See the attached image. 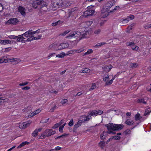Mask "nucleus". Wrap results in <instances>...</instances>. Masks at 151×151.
<instances>
[{
    "label": "nucleus",
    "mask_w": 151,
    "mask_h": 151,
    "mask_svg": "<svg viewBox=\"0 0 151 151\" xmlns=\"http://www.w3.org/2000/svg\"><path fill=\"white\" fill-rule=\"evenodd\" d=\"M83 122V120H79L77 123L74 125L73 129V131L74 132H76L77 129L79 127L81 126V125L82 123Z\"/></svg>",
    "instance_id": "nucleus-7"
},
{
    "label": "nucleus",
    "mask_w": 151,
    "mask_h": 151,
    "mask_svg": "<svg viewBox=\"0 0 151 151\" xmlns=\"http://www.w3.org/2000/svg\"><path fill=\"white\" fill-rule=\"evenodd\" d=\"M73 125V119L71 120L68 123V125L70 127H71Z\"/></svg>",
    "instance_id": "nucleus-45"
},
{
    "label": "nucleus",
    "mask_w": 151,
    "mask_h": 151,
    "mask_svg": "<svg viewBox=\"0 0 151 151\" xmlns=\"http://www.w3.org/2000/svg\"><path fill=\"white\" fill-rule=\"evenodd\" d=\"M86 23L87 25L89 26L91 25L93 23V22L92 21H87L86 22Z\"/></svg>",
    "instance_id": "nucleus-53"
},
{
    "label": "nucleus",
    "mask_w": 151,
    "mask_h": 151,
    "mask_svg": "<svg viewBox=\"0 0 151 151\" xmlns=\"http://www.w3.org/2000/svg\"><path fill=\"white\" fill-rule=\"evenodd\" d=\"M115 127V131H119L122 129L124 127V126L123 124H115L114 125Z\"/></svg>",
    "instance_id": "nucleus-10"
},
{
    "label": "nucleus",
    "mask_w": 151,
    "mask_h": 151,
    "mask_svg": "<svg viewBox=\"0 0 151 151\" xmlns=\"http://www.w3.org/2000/svg\"><path fill=\"white\" fill-rule=\"evenodd\" d=\"M69 31H65L63 33H61L60 35H62L64 36L66 34H68L69 32Z\"/></svg>",
    "instance_id": "nucleus-61"
},
{
    "label": "nucleus",
    "mask_w": 151,
    "mask_h": 151,
    "mask_svg": "<svg viewBox=\"0 0 151 151\" xmlns=\"http://www.w3.org/2000/svg\"><path fill=\"white\" fill-rule=\"evenodd\" d=\"M40 7L41 8L42 7H46L47 6V5L46 4V3L45 2L43 1L42 0H40Z\"/></svg>",
    "instance_id": "nucleus-22"
},
{
    "label": "nucleus",
    "mask_w": 151,
    "mask_h": 151,
    "mask_svg": "<svg viewBox=\"0 0 151 151\" xmlns=\"http://www.w3.org/2000/svg\"><path fill=\"white\" fill-rule=\"evenodd\" d=\"M135 44L134 42H128L127 43V46H130L131 47L134 46Z\"/></svg>",
    "instance_id": "nucleus-36"
},
{
    "label": "nucleus",
    "mask_w": 151,
    "mask_h": 151,
    "mask_svg": "<svg viewBox=\"0 0 151 151\" xmlns=\"http://www.w3.org/2000/svg\"><path fill=\"white\" fill-rule=\"evenodd\" d=\"M93 52V50L92 49L88 50L87 51L84 53V55H88L92 53Z\"/></svg>",
    "instance_id": "nucleus-38"
},
{
    "label": "nucleus",
    "mask_w": 151,
    "mask_h": 151,
    "mask_svg": "<svg viewBox=\"0 0 151 151\" xmlns=\"http://www.w3.org/2000/svg\"><path fill=\"white\" fill-rule=\"evenodd\" d=\"M56 106L55 105L53 107H52L51 109L49 111L50 112H52L54 111V110L56 109Z\"/></svg>",
    "instance_id": "nucleus-49"
},
{
    "label": "nucleus",
    "mask_w": 151,
    "mask_h": 151,
    "mask_svg": "<svg viewBox=\"0 0 151 151\" xmlns=\"http://www.w3.org/2000/svg\"><path fill=\"white\" fill-rule=\"evenodd\" d=\"M87 12L88 15H92L94 13L95 11L92 9H89L87 11Z\"/></svg>",
    "instance_id": "nucleus-29"
},
{
    "label": "nucleus",
    "mask_w": 151,
    "mask_h": 151,
    "mask_svg": "<svg viewBox=\"0 0 151 151\" xmlns=\"http://www.w3.org/2000/svg\"><path fill=\"white\" fill-rule=\"evenodd\" d=\"M109 10L106 9L105 7L103 8L101 10V12L102 13H104L106 12H108Z\"/></svg>",
    "instance_id": "nucleus-54"
},
{
    "label": "nucleus",
    "mask_w": 151,
    "mask_h": 151,
    "mask_svg": "<svg viewBox=\"0 0 151 151\" xmlns=\"http://www.w3.org/2000/svg\"><path fill=\"white\" fill-rule=\"evenodd\" d=\"M97 111L96 110H92L88 112V114L92 116H97Z\"/></svg>",
    "instance_id": "nucleus-15"
},
{
    "label": "nucleus",
    "mask_w": 151,
    "mask_h": 151,
    "mask_svg": "<svg viewBox=\"0 0 151 151\" xmlns=\"http://www.w3.org/2000/svg\"><path fill=\"white\" fill-rule=\"evenodd\" d=\"M8 37L10 39H17V38L18 37V36H16L14 35H11L9 36Z\"/></svg>",
    "instance_id": "nucleus-31"
},
{
    "label": "nucleus",
    "mask_w": 151,
    "mask_h": 151,
    "mask_svg": "<svg viewBox=\"0 0 151 151\" xmlns=\"http://www.w3.org/2000/svg\"><path fill=\"white\" fill-rule=\"evenodd\" d=\"M11 49H12L11 47H9L6 48L5 49V50H4V52H9L11 50Z\"/></svg>",
    "instance_id": "nucleus-50"
},
{
    "label": "nucleus",
    "mask_w": 151,
    "mask_h": 151,
    "mask_svg": "<svg viewBox=\"0 0 151 151\" xmlns=\"http://www.w3.org/2000/svg\"><path fill=\"white\" fill-rule=\"evenodd\" d=\"M114 124L112 123H109L107 124H106L105 126L107 127L108 130L109 131H115V127L114 125Z\"/></svg>",
    "instance_id": "nucleus-5"
},
{
    "label": "nucleus",
    "mask_w": 151,
    "mask_h": 151,
    "mask_svg": "<svg viewBox=\"0 0 151 151\" xmlns=\"http://www.w3.org/2000/svg\"><path fill=\"white\" fill-rule=\"evenodd\" d=\"M89 32L87 31H84L83 32H80L78 31L74 32L72 34L70 33L69 35L66 37V38L76 37H80V40H81L84 38H86V35L88 34Z\"/></svg>",
    "instance_id": "nucleus-2"
},
{
    "label": "nucleus",
    "mask_w": 151,
    "mask_h": 151,
    "mask_svg": "<svg viewBox=\"0 0 151 151\" xmlns=\"http://www.w3.org/2000/svg\"><path fill=\"white\" fill-rule=\"evenodd\" d=\"M34 2V4H36L37 7L38 6H40V3H41L40 0H37L35 1Z\"/></svg>",
    "instance_id": "nucleus-42"
},
{
    "label": "nucleus",
    "mask_w": 151,
    "mask_h": 151,
    "mask_svg": "<svg viewBox=\"0 0 151 151\" xmlns=\"http://www.w3.org/2000/svg\"><path fill=\"white\" fill-rule=\"evenodd\" d=\"M60 126L58 123H56L52 127V128L55 129L58 128Z\"/></svg>",
    "instance_id": "nucleus-44"
},
{
    "label": "nucleus",
    "mask_w": 151,
    "mask_h": 151,
    "mask_svg": "<svg viewBox=\"0 0 151 151\" xmlns=\"http://www.w3.org/2000/svg\"><path fill=\"white\" fill-rule=\"evenodd\" d=\"M34 37L33 36H31L29 38H28L26 40H23V41H24V42H29L33 40V39H34Z\"/></svg>",
    "instance_id": "nucleus-32"
},
{
    "label": "nucleus",
    "mask_w": 151,
    "mask_h": 151,
    "mask_svg": "<svg viewBox=\"0 0 151 151\" xmlns=\"http://www.w3.org/2000/svg\"><path fill=\"white\" fill-rule=\"evenodd\" d=\"M23 36H24V35H18V37L17 38V40L16 41L17 42H19L23 41L24 42V41H23V40L25 39V38L23 37Z\"/></svg>",
    "instance_id": "nucleus-23"
},
{
    "label": "nucleus",
    "mask_w": 151,
    "mask_h": 151,
    "mask_svg": "<svg viewBox=\"0 0 151 151\" xmlns=\"http://www.w3.org/2000/svg\"><path fill=\"white\" fill-rule=\"evenodd\" d=\"M133 26V24H131L128 27L127 29H128L129 31L132 29V27Z\"/></svg>",
    "instance_id": "nucleus-62"
},
{
    "label": "nucleus",
    "mask_w": 151,
    "mask_h": 151,
    "mask_svg": "<svg viewBox=\"0 0 151 151\" xmlns=\"http://www.w3.org/2000/svg\"><path fill=\"white\" fill-rule=\"evenodd\" d=\"M127 18H128V19L129 20V19H130L132 20L134 19V16L133 15H131L127 17Z\"/></svg>",
    "instance_id": "nucleus-47"
},
{
    "label": "nucleus",
    "mask_w": 151,
    "mask_h": 151,
    "mask_svg": "<svg viewBox=\"0 0 151 151\" xmlns=\"http://www.w3.org/2000/svg\"><path fill=\"white\" fill-rule=\"evenodd\" d=\"M51 6L52 7V9L55 10L56 9L61 7L63 8L67 7L68 5L65 3L63 2L62 0H52L51 2Z\"/></svg>",
    "instance_id": "nucleus-1"
},
{
    "label": "nucleus",
    "mask_w": 151,
    "mask_h": 151,
    "mask_svg": "<svg viewBox=\"0 0 151 151\" xmlns=\"http://www.w3.org/2000/svg\"><path fill=\"white\" fill-rule=\"evenodd\" d=\"M30 143L29 142L27 141H25L22 143L20 145L17 147V148H20L24 146L25 145H29Z\"/></svg>",
    "instance_id": "nucleus-20"
},
{
    "label": "nucleus",
    "mask_w": 151,
    "mask_h": 151,
    "mask_svg": "<svg viewBox=\"0 0 151 151\" xmlns=\"http://www.w3.org/2000/svg\"><path fill=\"white\" fill-rule=\"evenodd\" d=\"M112 138H113V139H114L119 140L121 139V137L120 136H118L117 135H116L113 136L112 137Z\"/></svg>",
    "instance_id": "nucleus-40"
},
{
    "label": "nucleus",
    "mask_w": 151,
    "mask_h": 151,
    "mask_svg": "<svg viewBox=\"0 0 151 151\" xmlns=\"http://www.w3.org/2000/svg\"><path fill=\"white\" fill-rule=\"evenodd\" d=\"M133 46L131 47V48L133 50H137L138 49L139 47L138 46H136L134 47Z\"/></svg>",
    "instance_id": "nucleus-51"
},
{
    "label": "nucleus",
    "mask_w": 151,
    "mask_h": 151,
    "mask_svg": "<svg viewBox=\"0 0 151 151\" xmlns=\"http://www.w3.org/2000/svg\"><path fill=\"white\" fill-rule=\"evenodd\" d=\"M31 123V122L30 121H28L27 122H24L23 124H22V129H24L29 126L30 124Z\"/></svg>",
    "instance_id": "nucleus-16"
},
{
    "label": "nucleus",
    "mask_w": 151,
    "mask_h": 151,
    "mask_svg": "<svg viewBox=\"0 0 151 151\" xmlns=\"http://www.w3.org/2000/svg\"><path fill=\"white\" fill-rule=\"evenodd\" d=\"M19 12H20V14L23 16L26 15V14L25 12V8L21 6H19L18 9Z\"/></svg>",
    "instance_id": "nucleus-8"
},
{
    "label": "nucleus",
    "mask_w": 151,
    "mask_h": 151,
    "mask_svg": "<svg viewBox=\"0 0 151 151\" xmlns=\"http://www.w3.org/2000/svg\"><path fill=\"white\" fill-rule=\"evenodd\" d=\"M103 113V111L101 110H98V111H97V115H101Z\"/></svg>",
    "instance_id": "nucleus-56"
},
{
    "label": "nucleus",
    "mask_w": 151,
    "mask_h": 151,
    "mask_svg": "<svg viewBox=\"0 0 151 151\" xmlns=\"http://www.w3.org/2000/svg\"><path fill=\"white\" fill-rule=\"evenodd\" d=\"M14 42V41H11L9 40H0V43L2 45H5L6 44H11L13 43Z\"/></svg>",
    "instance_id": "nucleus-9"
},
{
    "label": "nucleus",
    "mask_w": 151,
    "mask_h": 151,
    "mask_svg": "<svg viewBox=\"0 0 151 151\" xmlns=\"http://www.w3.org/2000/svg\"><path fill=\"white\" fill-rule=\"evenodd\" d=\"M137 102L138 103H142L144 104H146L147 103L145 101L144 98L139 99L137 100Z\"/></svg>",
    "instance_id": "nucleus-25"
},
{
    "label": "nucleus",
    "mask_w": 151,
    "mask_h": 151,
    "mask_svg": "<svg viewBox=\"0 0 151 151\" xmlns=\"http://www.w3.org/2000/svg\"><path fill=\"white\" fill-rule=\"evenodd\" d=\"M138 66L137 63H131L130 64V67L132 68H135Z\"/></svg>",
    "instance_id": "nucleus-19"
},
{
    "label": "nucleus",
    "mask_w": 151,
    "mask_h": 151,
    "mask_svg": "<svg viewBox=\"0 0 151 151\" xmlns=\"http://www.w3.org/2000/svg\"><path fill=\"white\" fill-rule=\"evenodd\" d=\"M7 100H8V99L7 98L4 99L3 97H0V106L1 105V103L4 102H5Z\"/></svg>",
    "instance_id": "nucleus-35"
},
{
    "label": "nucleus",
    "mask_w": 151,
    "mask_h": 151,
    "mask_svg": "<svg viewBox=\"0 0 151 151\" xmlns=\"http://www.w3.org/2000/svg\"><path fill=\"white\" fill-rule=\"evenodd\" d=\"M105 43L104 42H101L100 43H98L96 44L95 46L94 47H99L102 46L103 45H105Z\"/></svg>",
    "instance_id": "nucleus-30"
},
{
    "label": "nucleus",
    "mask_w": 151,
    "mask_h": 151,
    "mask_svg": "<svg viewBox=\"0 0 151 151\" xmlns=\"http://www.w3.org/2000/svg\"><path fill=\"white\" fill-rule=\"evenodd\" d=\"M74 14V13H73L70 10L68 13V17H70L71 16H72Z\"/></svg>",
    "instance_id": "nucleus-52"
},
{
    "label": "nucleus",
    "mask_w": 151,
    "mask_h": 151,
    "mask_svg": "<svg viewBox=\"0 0 151 151\" xmlns=\"http://www.w3.org/2000/svg\"><path fill=\"white\" fill-rule=\"evenodd\" d=\"M116 76V75L114 77H113L109 81L107 80L109 79V76L108 75H107L105 76V75L103 77V78L104 81L106 83L105 86H109L111 85L113 83V80L115 78V77Z\"/></svg>",
    "instance_id": "nucleus-3"
},
{
    "label": "nucleus",
    "mask_w": 151,
    "mask_h": 151,
    "mask_svg": "<svg viewBox=\"0 0 151 151\" xmlns=\"http://www.w3.org/2000/svg\"><path fill=\"white\" fill-rule=\"evenodd\" d=\"M65 123H64L63 125H62V126H61L59 127V131L62 133L63 132V128L64 126L65 125Z\"/></svg>",
    "instance_id": "nucleus-34"
},
{
    "label": "nucleus",
    "mask_w": 151,
    "mask_h": 151,
    "mask_svg": "<svg viewBox=\"0 0 151 151\" xmlns=\"http://www.w3.org/2000/svg\"><path fill=\"white\" fill-rule=\"evenodd\" d=\"M32 34L31 32H30V30H29L23 34L21 35H24V37H29V36Z\"/></svg>",
    "instance_id": "nucleus-21"
},
{
    "label": "nucleus",
    "mask_w": 151,
    "mask_h": 151,
    "mask_svg": "<svg viewBox=\"0 0 151 151\" xmlns=\"http://www.w3.org/2000/svg\"><path fill=\"white\" fill-rule=\"evenodd\" d=\"M96 87V84L94 83H93L92 84V85L91 86V88L89 89V91H90L92 90L94 88H95Z\"/></svg>",
    "instance_id": "nucleus-39"
},
{
    "label": "nucleus",
    "mask_w": 151,
    "mask_h": 151,
    "mask_svg": "<svg viewBox=\"0 0 151 151\" xmlns=\"http://www.w3.org/2000/svg\"><path fill=\"white\" fill-rule=\"evenodd\" d=\"M14 58H12V59H10L9 58L7 59H6L4 58V63H6L7 62H8L10 60H14Z\"/></svg>",
    "instance_id": "nucleus-33"
},
{
    "label": "nucleus",
    "mask_w": 151,
    "mask_h": 151,
    "mask_svg": "<svg viewBox=\"0 0 151 151\" xmlns=\"http://www.w3.org/2000/svg\"><path fill=\"white\" fill-rule=\"evenodd\" d=\"M112 6V5H111V3L108 2L105 4V8L107 10H109V9H110Z\"/></svg>",
    "instance_id": "nucleus-28"
},
{
    "label": "nucleus",
    "mask_w": 151,
    "mask_h": 151,
    "mask_svg": "<svg viewBox=\"0 0 151 151\" xmlns=\"http://www.w3.org/2000/svg\"><path fill=\"white\" fill-rule=\"evenodd\" d=\"M44 133L47 137H48L55 134L56 133V131L55 130L53 131L52 129H47L45 131Z\"/></svg>",
    "instance_id": "nucleus-6"
},
{
    "label": "nucleus",
    "mask_w": 151,
    "mask_h": 151,
    "mask_svg": "<svg viewBox=\"0 0 151 151\" xmlns=\"http://www.w3.org/2000/svg\"><path fill=\"white\" fill-rule=\"evenodd\" d=\"M47 137L46 135L44 133L42 134L40 136L39 138V139H45L46 137Z\"/></svg>",
    "instance_id": "nucleus-41"
},
{
    "label": "nucleus",
    "mask_w": 151,
    "mask_h": 151,
    "mask_svg": "<svg viewBox=\"0 0 151 151\" xmlns=\"http://www.w3.org/2000/svg\"><path fill=\"white\" fill-rule=\"evenodd\" d=\"M28 83V82H26L24 83H20L19 84V85L21 86H24L26 85H27Z\"/></svg>",
    "instance_id": "nucleus-48"
},
{
    "label": "nucleus",
    "mask_w": 151,
    "mask_h": 151,
    "mask_svg": "<svg viewBox=\"0 0 151 151\" xmlns=\"http://www.w3.org/2000/svg\"><path fill=\"white\" fill-rule=\"evenodd\" d=\"M144 27L145 29H147L149 28H151V24H148L145 25L144 26Z\"/></svg>",
    "instance_id": "nucleus-46"
},
{
    "label": "nucleus",
    "mask_w": 151,
    "mask_h": 151,
    "mask_svg": "<svg viewBox=\"0 0 151 151\" xmlns=\"http://www.w3.org/2000/svg\"><path fill=\"white\" fill-rule=\"evenodd\" d=\"M129 21V20L128 19V18L127 17L125 19L121 18L120 19V21L121 22H124L125 21L126 23H127Z\"/></svg>",
    "instance_id": "nucleus-37"
},
{
    "label": "nucleus",
    "mask_w": 151,
    "mask_h": 151,
    "mask_svg": "<svg viewBox=\"0 0 151 151\" xmlns=\"http://www.w3.org/2000/svg\"><path fill=\"white\" fill-rule=\"evenodd\" d=\"M117 7L119 8V6H116L114 9H113L112 10L110 11L109 12L110 13H112L114 12V11L116 10L117 8Z\"/></svg>",
    "instance_id": "nucleus-57"
},
{
    "label": "nucleus",
    "mask_w": 151,
    "mask_h": 151,
    "mask_svg": "<svg viewBox=\"0 0 151 151\" xmlns=\"http://www.w3.org/2000/svg\"><path fill=\"white\" fill-rule=\"evenodd\" d=\"M106 143L104 141H101L99 143V145L103 149L105 147Z\"/></svg>",
    "instance_id": "nucleus-24"
},
{
    "label": "nucleus",
    "mask_w": 151,
    "mask_h": 151,
    "mask_svg": "<svg viewBox=\"0 0 151 151\" xmlns=\"http://www.w3.org/2000/svg\"><path fill=\"white\" fill-rule=\"evenodd\" d=\"M82 117H83V118H85V119H84V120H83V122L88 121L90 119H91L92 118V117L91 116H89V115L87 116H83Z\"/></svg>",
    "instance_id": "nucleus-26"
},
{
    "label": "nucleus",
    "mask_w": 151,
    "mask_h": 151,
    "mask_svg": "<svg viewBox=\"0 0 151 151\" xmlns=\"http://www.w3.org/2000/svg\"><path fill=\"white\" fill-rule=\"evenodd\" d=\"M125 123L129 125H133L134 124V122L132 121H131L129 119H127L125 122Z\"/></svg>",
    "instance_id": "nucleus-27"
},
{
    "label": "nucleus",
    "mask_w": 151,
    "mask_h": 151,
    "mask_svg": "<svg viewBox=\"0 0 151 151\" xmlns=\"http://www.w3.org/2000/svg\"><path fill=\"white\" fill-rule=\"evenodd\" d=\"M151 111H150L147 112V110H145L144 115V116H145L149 114L150 113V112H151Z\"/></svg>",
    "instance_id": "nucleus-60"
},
{
    "label": "nucleus",
    "mask_w": 151,
    "mask_h": 151,
    "mask_svg": "<svg viewBox=\"0 0 151 151\" xmlns=\"http://www.w3.org/2000/svg\"><path fill=\"white\" fill-rule=\"evenodd\" d=\"M68 101L67 99H63L62 101V102L63 104H65L66 102H67Z\"/></svg>",
    "instance_id": "nucleus-64"
},
{
    "label": "nucleus",
    "mask_w": 151,
    "mask_h": 151,
    "mask_svg": "<svg viewBox=\"0 0 151 151\" xmlns=\"http://www.w3.org/2000/svg\"><path fill=\"white\" fill-rule=\"evenodd\" d=\"M100 32L101 30L100 29H98L97 30H95L94 32V33L95 34H98L100 33Z\"/></svg>",
    "instance_id": "nucleus-59"
},
{
    "label": "nucleus",
    "mask_w": 151,
    "mask_h": 151,
    "mask_svg": "<svg viewBox=\"0 0 151 151\" xmlns=\"http://www.w3.org/2000/svg\"><path fill=\"white\" fill-rule=\"evenodd\" d=\"M42 129V128H40L38 129H36L32 134L33 137H36L38 135V132H40Z\"/></svg>",
    "instance_id": "nucleus-12"
},
{
    "label": "nucleus",
    "mask_w": 151,
    "mask_h": 151,
    "mask_svg": "<svg viewBox=\"0 0 151 151\" xmlns=\"http://www.w3.org/2000/svg\"><path fill=\"white\" fill-rule=\"evenodd\" d=\"M5 58V56H3L0 58V63H4V58Z\"/></svg>",
    "instance_id": "nucleus-58"
},
{
    "label": "nucleus",
    "mask_w": 151,
    "mask_h": 151,
    "mask_svg": "<svg viewBox=\"0 0 151 151\" xmlns=\"http://www.w3.org/2000/svg\"><path fill=\"white\" fill-rule=\"evenodd\" d=\"M30 88V87L29 86H25L22 88V89L23 90H28Z\"/></svg>",
    "instance_id": "nucleus-55"
},
{
    "label": "nucleus",
    "mask_w": 151,
    "mask_h": 151,
    "mask_svg": "<svg viewBox=\"0 0 151 151\" xmlns=\"http://www.w3.org/2000/svg\"><path fill=\"white\" fill-rule=\"evenodd\" d=\"M69 135V134H63L60 136H61L62 137H65L68 136Z\"/></svg>",
    "instance_id": "nucleus-63"
},
{
    "label": "nucleus",
    "mask_w": 151,
    "mask_h": 151,
    "mask_svg": "<svg viewBox=\"0 0 151 151\" xmlns=\"http://www.w3.org/2000/svg\"><path fill=\"white\" fill-rule=\"evenodd\" d=\"M112 68V65H110L109 66L105 65L102 68L103 70L107 73L109 72Z\"/></svg>",
    "instance_id": "nucleus-11"
},
{
    "label": "nucleus",
    "mask_w": 151,
    "mask_h": 151,
    "mask_svg": "<svg viewBox=\"0 0 151 151\" xmlns=\"http://www.w3.org/2000/svg\"><path fill=\"white\" fill-rule=\"evenodd\" d=\"M19 22V20L17 18H11L7 21L6 23L8 24L16 25L18 24Z\"/></svg>",
    "instance_id": "nucleus-4"
},
{
    "label": "nucleus",
    "mask_w": 151,
    "mask_h": 151,
    "mask_svg": "<svg viewBox=\"0 0 151 151\" xmlns=\"http://www.w3.org/2000/svg\"><path fill=\"white\" fill-rule=\"evenodd\" d=\"M131 132L130 130L127 129L124 132V133L125 134V135H127L130 134Z\"/></svg>",
    "instance_id": "nucleus-43"
},
{
    "label": "nucleus",
    "mask_w": 151,
    "mask_h": 151,
    "mask_svg": "<svg viewBox=\"0 0 151 151\" xmlns=\"http://www.w3.org/2000/svg\"><path fill=\"white\" fill-rule=\"evenodd\" d=\"M60 46H61V47L58 48V50H61L63 49H65L66 48H67L69 46V44L68 43H62L60 44Z\"/></svg>",
    "instance_id": "nucleus-13"
},
{
    "label": "nucleus",
    "mask_w": 151,
    "mask_h": 151,
    "mask_svg": "<svg viewBox=\"0 0 151 151\" xmlns=\"http://www.w3.org/2000/svg\"><path fill=\"white\" fill-rule=\"evenodd\" d=\"M134 117V119L136 121L141 120V121H143L144 120L143 119H142V117L141 116L140 114L138 113L135 115Z\"/></svg>",
    "instance_id": "nucleus-14"
},
{
    "label": "nucleus",
    "mask_w": 151,
    "mask_h": 151,
    "mask_svg": "<svg viewBox=\"0 0 151 151\" xmlns=\"http://www.w3.org/2000/svg\"><path fill=\"white\" fill-rule=\"evenodd\" d=\"M41 111V110L39 109H38L35 111L33 112L31 114V115H30L29 116V117H31L32 116H33L37 114H38L39 113H40Z\"/></svg>",
    "instance_id": "nucleus-18"
},
{
    "label": "nucleus",
    "mask_w": 151,
    "mask_h": 151,
    "mask_svg": "<svg viewBox=\"0 0 151 151\" xmlns=\"http://www.w3.org/2000/svg\"><path fill=\"white\" fill-rule=\"evenodd\" d=\"M90 69L87 68H85L83 70L82 69L79 71L80 73H87L90 72Z\"/></svg>",
    "instance_id": "nucleus-17"
}]
</instances>
